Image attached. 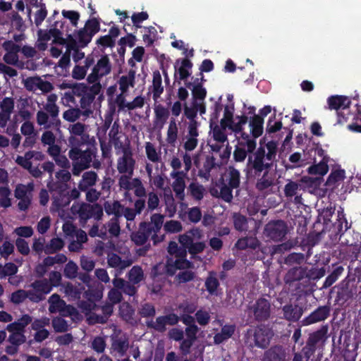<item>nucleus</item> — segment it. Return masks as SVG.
<instances>
[{"label":"nucleus","instance_id":"1","mask_svg":"<svg viewBox=\"0 0 361 361\" xmlns=\"http://www.w3.org/2000/svg\"><path fill=\"white\" fill-rule=\"evenodd\" d=\"M277 153V143L274 141H266L265 137L262 138L259 142V147L248 157V164L258 171L271 167L276 160Z\"/></svg>","mask_w":361,"mask_h":361},{"label":"nucleus","instance_id":"2","mask_svg":"<svg viewBox=\"0 0 361 361\" xmlns=\"http://www.w3.org/2000/svg\"><path fill=\"white\" fill-rule=\"evenodd\" d=\"M111 71V64L107 56H102L92 68L91 73L87 76V81L90 83H94L92 88L94 94H97L101 88L98 81L100 78L109 75Z\"/></svg>","mask_w":361,"mask_h":361},{"label":"nucleus","instance_id":"3","mask_svg":"<svg viewBox=\"0 0 361 361\" xmlns=\"http://www.w3.org/2000/svg\"><path fill=\"white\" fill-rule=\"evenodd\" d=\"M327 103L330 109H334L337 113L338 123L344 124L349 121L348 116L350 111L348 109L350 104V99L345 96L335 95L328 98Z\"/></svg>","mask_w":361,"mask_h":361},{"label":"nucleus","instance_id":"4","mask_svg":"<svg viewBox=\"0 0 361 361\" xmlns=\"http://www.w3.org/2000/svg\"><path fill=\"white\" fill-rule=\"evenodd\" d=\"M272 336L271 331L267 326H258L255 329H250L246 336V343L252 346L259 348L267 347Z\"/></svg>","mask_w":361,"mask_h":361},{"label":"nucleus","instance_id":"5","mask_svg":"<svg viewBox=\"0 0 361 361\" xmlns=\"http://www.w3.org/2000/svg\"><path fill=\"white\" fill-rule=\"evenodd\" d=\"M49 310L51 313L59 312L62 316H70L73 321H78L81 319L75 308L71 305H66L59 295L53 294L49 299Z\"/></svg>","mask_w":361,"mask_h":361},{"label":"nucleus","instance_id":"6","mask_svg":"<svg viewBox=\"0 0 361 361\" xmlns=\"http://www.w3.org/2000/svg\"><path fill=\"white\" fill-rule=\"evenodd\" d=\"M247 122L245 116L233 117V107L226 106L224 108V117L221 118V124L226 126L228 129L235 133L236 137L238 134L241 133L243 127Z\"/></svg>","mask_w":361,"mask_h":361},{"label":"nucleus","instance_id":"7","mask_svg":"<svg viewBox=\"0 0 361 361\" xmlns=\"http://www.w3.org/2000/svg\"><path fill=\"white\" fill-rule=\"evenodd\" d=\"M345 171L341 165L335 164L331 166V171L324 183V193H331L336 190L345 180Z\"/></svg>","mask_w":361,"mask_h":361},{"label":"nucleus","instance_id":"8","mask_svg":"<svg viewBox=\"0 0 361 361\" xmlns=\"http://www.w3.org/2000/svg\"><path fill=\"white\" fill-rule=\"evenodd\" d=\"M34 159L37 161H42L44 159V155L42 152L37 151H29L25 154L24 156H18L16 158V163L23 167L25 169H27L30 174L35 177H40L42 172L39 169L38 166H32L31 159Z\"/></svg>","mask_w":361,"mask_h":361},{"label":"nucleus","instance_id":"9","mask_svg":"<svg viewBox=\"0 0 361 361\" xmlns=\"http://www.w3.org/2000/svg\"><path fill=\"white\" fill-rule=\"evenodd\" d=\"M118 185L121 189L126 190V197L128 195V191L134 190L137 197H144L146 195L145 188L139 178H131V177L122 175L118 179Z\"/></svg>","mask_w":361,"mask_h":361},{"label":"nucleus","instance_id":"10","mask_svg":"<svg viewBox=\"0 0 361 361\" xmlns=\"http://www.w3.org/2000/svg\"><path fill=\"white\" fill-rule=\"evenodd\" d=\"M243 140H239L233 152V158L235 161L242 162L246 157L247 152H252L256 148V141L249 137L245 133L241 134Z\"/></svg>","mask_w":361,"mask_h":361},{"label":"nucleus","instance_id":"11","mask_svg":"<svg viewBox=\"0 0 361 361\" xmlns=\"http://www.w3.org/2000/svg\"><path fill=\"white\" fill-rule=\"evenodd\" d=\"M135 160L133 153L129 149H124L123 154L117 159L116 168L118 171L123 175L131 177L133 174Z\"/></svg>","mask_w":361,"mask_h":361},{"label":"nucleus","instance_id":"12","mask_svg":"<svg viewBox=\"0 0 361 361\" xmlns=\"http://www.w3.org/2000/svg\"><path fill=\"white\" fill-rule=\"evenodd\" d=\"M214 111L212 114L210 121V127L212 128V134L214 140L219 142H224L226 140V126H223L221 123L220 126L216 124L219 113L221 111V106L219 104H214Z\"/></svg>","mask_w":361,"mask_h":361},{"label":"nucleus","instance_id":"13","mask_svg":"<svg viewBox=\"0 0 361 361\" xmlns=\"http://www.w3.org/2000/svg\"><path fill=\"white\" fill-rule=\"evenodd\" d=\"M34 188L32 183L27 185H18L15 190V196L20 200L18 207L21 210H25L31 202L32 192Z\"/></svg>","mask_w":361,"mask_h":361},{"label":"nucleus","instance_id":"14","mask_svg":"<svg viewBox=\"0 0 361 361\" xmlns=\"http://www.w3.org/2000/svg\"><path fill=\"white\" fill-rule=\"evenodd\" d=\"M73 209L78 212L81 219L86 221L90 218L99 219L103 215V211L98 204H82L80 206H73Z\"/></svg>","mask_w":361,"mask_h":361},{"label":"nucleus","instance_id":"15","mask_svg":"<svg viewBox=\"0 0 361 361\" xmlns=\"http://www.w3.org/2000/svg\"><path fill=\"white\" fill-rule=\"evenodd\" d=\"M38 35L39 39L37 46L40 50L47 49V42L51 40V37H54L53 43H59V45H62L64 43V39L61 36V32L56 29H51L48 32L40 30Z\"/></svg>","mask_w":361,"mask_h":361},{"label":"nucleus","instance_id":"16","mask_svg":"<svg viewBox=\"0 0 361 361\" xmlns=\"http://www.w3.org/2000/svg\"><path fill=\"white\" fill-rule=\"evenodd\" d=\"M315 152L322 157V159L318 163H314L309 166L307 172L311 175L320 176L323 177L329 171V168L328 164L330 161V158L326 154H324V152L322 149H317Z\"/></svg>","mask_w":361,"mask_h":361},{"label":"nucleus","instance_id":"17","mask_svg":"<svg viewBox=\"0 0 361 361\" xmlns=\"http://www.w3.org/2000/svg\"><path fill=\"white\" fill-rule=\"evenodd\" d=\"M32 289L31 291L30 300L39 302L44 298V295L48 294L51 290V286L46 280L36 281L31 285Z\"/></svg>","mask_w":361,"mask_h":361},{"label":"nucleus","instance_id":"18","mask_svg":"<svg viewBox=\"0 0 361 361\" xmlns=\"http://www.w3.org/2000/svg\"><path fill=\"white\" fill-rule=\"evenodd\" d=\"M85 126L81 123L70 125L68 130L71 135L68 140L69 143L71 145H80L86 142L87 136L85 133Z\"/></svg>","mask_w":361,"mask_h":361},{"label":"nucleus","instance_id":"19","mask_svg":"<svg viewBox=\"0 0 361 361\" xmlns=\"http://www.w3.org/2000/svg\"><path fill=\"white\" fill-rule=\"evenodd\" d=\"M265 232L271 239L280 240L286 235V225L282 221L270 222L266 226Z\"/></svg>","mask_w":361,"mask_h":361},{"label":"nucleus","instance_id":"20","mask_svg":"<svg viewBox=\"0 0 361 361\" xmlns=\"http://www.w3.org/2000/svg\"><path fill=\"white\" fill-rule=\"evenodd\" d=\"M187 174L184 171H176L171 172V176L174 179V181L172 183V187L173 191L176 193V197L183 200L185 197V178Z\"/></svg>","mask_w":361,"mask_h":361},{"label":"nucleus","instance_id":"21","mask_svg":"<svg viewBox=\"0 0 361 361\" xmlns=\"http://www.w3.org/2000/svg\"><path fill=\"white\" fill-rule=\"evenodd\" d=\"M3 47L6 51L4 56V61L8 64H16L18 61L20 47L12 41H6L3 44Z\"/></svg>","mask_w":361,"mask_h":361},{"label":"nucleus","instance_id":"22","mask_svg":"<svg viewBox=\"0 0 361 361\" xmlns=\"http://www.w3.org/2000/svg\"><path fill=\"white\" fill-rule=\"evenodd\" d=\"M199 133L197 131V123L191 121L188 126V133L185 136V141L184 142V148L187 151H192L197 145V136Z\"/></svg>","mask_w":361,"mask_h":361},{"label":"nucleus","instance_id":"23","mask_svg":"<svg viewBox=\"0 0 361 361\" xmlns=\"http://www.w3.org/2000/svg\"><path fill=\"white\" fill-rule=\"evenodd\" d=\"M93 56L89 55L82 63H77L72 71V77L76 80H82L87 75V70L94 63Z\"/></svg>","mask_w":361,"mask_h":361},{"label":"nucleus","instance_id":"24","mask_svg":"<svg viewBox=\"0 0 361 361\" xmlns=\"http://www.w3.org/2000/svg\"><path fill=\"white\" fill-rule=\"evenodd\" d=\"M27 89L35 91L40 90L43 92H49L52 90V85L47 81H44L39 78H27L25 81Z\"/></svg>","mask_w":361,"mask_h":361},{"label":"nucleus","instance_id":"25","mask_svg":"<svg viewBox=\"0 0 361 361\" xmlns=\"http://www.w3.org/2000/svg\"><path fill=\"white\" fill-rule=\"evenodd\" d=\"M14 102L11 98H5L1 104L0 126L4 127L10 118V115L13 109Z\"/></svg>","mask_w":361,"mask_h":361},{"label":"nucleus","instance_id":"26","mask_svg":"<svg viewBox=\"0 0 361 361\" xmlns=\"http://www.w3.org/2000/svg\"><path fill=\"white\" fill-rule=\"evenodd\" d=\"M329 314V309L327 307H319L317 310L312 312L309 317L303 320L305 325H310L318 322L324 320Z\"/></svg>","mask_w":361,"mask_h":361},{"label":"nucleus","instance_id":"27","mask_svg":"<svg viewBox=\"0 0 361 361\" xmlns=\"http://www.w3.org/2000/svg\"><path fill=\"white\" fill-rule=\"evenodd\" d=\"M168 250L171 255L176 254V257H177V259L175 260L174 263L176 268L179 269H188L190 267V262L185 259V256L183 253V256H178L177 255L178 245L176 243L171 242L169 245Z\"/></svg>","mask_w":361,"mask_h":361},{"label":"nucleus","instance_id":"28","mask_svg":"<svg viewBox=\"0 0 361 361\" xmlns=\"http://www.w3.org/2000/svg\"><path fill=\"white\" fill-rule=\"evenodd\" d=\"M255 317L257 319H263L268 317L269 314V303L265 299L257 300L253 310Z\"/></svg>","mask_w":361,"mask_h":361},{"label":"nucleus","instance_id":"29","mask_svg":"<svg viewBox=\"0 0 361 361\" xmlns=\"http://www.w3.org/2000/svg\"><path fill=\"white\" fill-rule=\"evenodd\" d=\"M263 118L258 116L255 115L249 121V127L250 133L255 138L259 137L263 133Z\"/></svg>","mask_w":361,"mask_h":361},{"label":"nucleus","instance_id":"30","mask_svg":"<svg viewBox=\"0 0 361 361\" xmlns=\"http://www.w3.org/2000/svg\"><path fill=\"white\" fill-rule=\"evenodd\" d=\"M235 326L232 324L225 325L222 327L221 331L215 334L214 337V343L220 344L228 338L233 334Z\"/></svg>","mask_w":361,"mask_h":361},{"label":"nucleus","instance_id":"31","mask_svg":"<svg viewBox=\"0 0 361 361\" xmlns=\"http://www.w3.org/2000/svg\"><path fill=\"white\" fill-rule=\"evenodd\" d=\"M286 353L281 347H274L267 351L262 361H285Z\"/></svg>","mask_w":361,"mask_h":361},{"label":"nucleus","instance_id":"32","mask_svg":"<svg viewBox=\"0 0 361 361\" xmlns=\"http://www.w3.org/2000/svg\"><path fill=\"white\" fill-rule=\"evenodd\" d=\"M353 113L346 115L350 119L352 117V123L348 125V128L351 130L361 132V106H355Z\"/></svg>","mask_w":361,"mask_h":361},{"label":"nucleus","instance_id":"33","mask_svg":"<svg viewBox=\"0 0 361 361\" xmlns=\"http://www.w3.org/2000/svg\"><path fill=\"white\" fill-rule=\"evenodd\" d=\"M91 161L92 154L90 152H83L82 156L80 157V160L74 164L73 173L75 175H79L81 171L89 167Z\"/></svg>","mask_w":361,"mask_h":361},{"label":"nucleus","instance_id":"34","mask_svg":"<svg viewBox=\"0 0 361 361\" xmlns=\"http://www.w3.org/2000/svg\"><path fill=\"white\" fill-rule=\"evenodd\" d=\"M164 91V87L162 85V79L161 74L159 71H154L153 73V80L152 85V92L153 94V99L157 100Z\"/></svg>","mask_w":361,"mask_h":361},{"label":"nucleus","instance_id":"35","mask_svg":"<svg viewBox=\"0 0 361 361\" xmlns=\"http://www.w3.org/2000/svg\"><path fill=\"white\" fill-rule=\"evenodd\" d=\"M135 71H130L126 75H123L118 80L119 90L122 92H127L130 87H133L135 82Z\"/></svg>","mask_w":361,"mask_h":361},{"label":"nucleus","instance_id":"36","mask_svg":"<svg viewBox=\"0 0 361 361\" xmlns=\"http://www.w3.org/2000/svg\"><path fill=\"white\" fill-rule=\"evenodd\" d=\"M133 262L130 259H121L115 254L109 255L108 257V264L110 267L116 268L118 269H124L126 267L130 266Z\"/></svg>","mask_w":361,"mask_h":361},{"label":"nucleus","instance_id":"37","mask_svg":"<svg viewBox=\"0 0 361 361\" xmlns=\"http://www.w3.org/2000/svg\"><path fill=\"white\" fill-rule=\"evenodd\" d=\"M87 240V234L85 231L79 230L75 232V239L70 243L68 248L71 251H78L82 248V244Z\"/></svg>","mask_w":361,"mask_h":361},{"label":"nucleus","instance_id":"38","mask_svg":"<svg viewBox=\"0 0 361 361\" xmlns=\"http://www.w3.org/2000/svg\"><path fill=\"white\" fill-rule=\"evenodd\" d=\"M92 36L85 29L80 30L73 37L74 42L80 47H85L92 39Z\"/></svg>","mask_w":361,"mask_h":361},{"label":"nucleus","instance_id":"39","mask_svg":"<svg viewBox=\"0 0 361 361\" xmlns=\"http://www.w3.org/2000/svg\"><path fill=\"white\" fill-rule=\"evenodd\" d=\"M155 120L154 124L156 126L162 127L165 123L169 116L168 110L161 105L155 106Z\"/></svg>","mask_w":361,"mask_h":361},{"label":"nucleus","instance_id":"40","mask_svg":"<svg viewBox=\"0 0 361 361\" xmlns=\"http://www.w3.org/2000/svg\"><path fill=\"white\" fill-rule=\"evenodd\" d=\"M224 180L226 182H228L231 188H238L240 183L239 171L233 168H229L227 173L225 174Z\"/></svg>","mask_w":361,"mask_h":361},{"label":"nucleus","instance_id":"41","mask_svg":"<svg viewBox=\"0 0 361 361\" xmlns=\"http://www.w3.org/2000/svg\"><path fill=\"white\" fill-rule=\"evenodd\" d=\"M97 174L93 171L86 172L82 176V179L79 184V188L82 190H87L89 187L95 184L97 180Z\"/></svg>","mask_w":361,"mask_h":361},{"label":"nucleus","instance_id":"42","mask_svg":"<svg viewBox=\"0 0 361 361\" xmlns=\"http://www.w3.org/2000/svg\"><path fill=\"white\" fill-rule=\"evenodd\" d=\"M318 339V333L312 335L307 343V345L302 349V353L304 354L305 361H307L310 357V356L314 353V344L317 343Z\"/></svg>","mask_w":361,"mask_h":361},{"label":"nucleus","instance_id":"43","mask_svg":"<svg viewBox=\"0 0 361 361\" xmlns=\"http://www.w3.org/2000/svg\"><path fill=\"white\" fill-rule=\"evenodd\" d=\"M30 12L33 11L35 13V21L37 25L40 24L47 16L45 6L40 4L39 6H33L29 8Z\"/></svg>","mask_w":361,"mask_h":361},{"label":"nucleus","instance_id":"44","mask_svg":"<svg viewBox=\"0 0 361 361\" xmlns=\"http://www.w3.org/2000/svg\"><path fill=\"white\" fill-rule=\"evenodd\" d=\"M178 137V126L174 119L171 120L167 130L166 140L168 143L174 145Z\"/></svg>","mask_w":361,"mask_h":361},{"label":"nucleus","instance_id":"45","mask_svg":"<svg viewBox=\"0 0 361 361\" xmlns=\"http://www.w3.org/2000/svg\"><path fill=\"white\" fill-rule=\"evenodd\" d=\"M144 279L142 269L138 267H133L128 273V279L133 284L138 283Z\"/></svg>","mask_w":361,"mask_h":361},{"label":"nucleus","instance_id":"46","mask_svg":"<svg viewBox=\"0 0 361 361\" xmlns=\"http://www.w3.org/2000/svg\"><path fill=\"white\" fill-rule=\"evenodd\" d=\"M164 222V216L159 214H154L151 217L149 224V231L156 234L162 227Z\"/></svg>","mask_w":361,"mask_h":361},{"label":"nucleus","instance_id":"47","mask_svg":"<svg viewBox=\"0 0 361 361\" xmlns=\"http://www.w3.org/2000/svg\"><path fill=\"white\" fill-rule=\"evenodd\" d=\"M30 290H18L11 295L10 300L14 304H19L23 302L26 298L30 300Z\"/></svg>","mask_w":361,"mask_h":361},{"label":"nucleus","instance_id":"48","mask_svg":"<svg viewBox=\"0 0 361 361\" xmlns=\"http://www.w3.org/2000/svg\"><path fill=\"white\" fill-rule=\"evenodd\" d=\"M122 208L123 206L118 202H106L104 204L106 212L109 214H114V218L120 217Z\"/></svg>","mask_w":361,"mask_h":361},{"label":"nucleus","instance_id":"49","mask_svg":"<svg viewBox=\"0 0 361 361\" xmlns=\"http://www.w3.org/2000/svg\"><path fill=\"white\" fill-rule=\"evenodd\" d=\"M145 152L147 158L152 162H157L160 159V153L151 142L145 144Z\"/></svg>","mask_w":361,"mask_h":361},{"label":"nucleus","instance_id":"50","mask_svg":"<svg viewBox=\"0 0 361 361\" xmlns=\"http://www.w3.org/2000/svg\"><path fill=\"white\" fill-rule=\"evenodd\" d=\"M66 187V185L62 184L60 187L59 193L60 195L62 197L61 201H59L56 197H54V201L53 204L55 208H53V209H59L60 207L65 206L68 204L70 202V197H66V193L64 191V188Z\"/></svg>","mask_w":361,"mask_h":361},{"label":"nucleus","instance_id":"51","mask_svg":"<svg viewBox=\"0 0 361 361\" xmlns=\"http://www.w3.org/2000/svg\"><path fill=\"white\" fill-rule=\"evenodd\" d=\"M63 245V241L61 238H53L50 243L45 246L44 252L47 254L54 253L60 250Z\"/></svg>","mask_w":361,"mask_h":361},{"label":"nucleus","instance_id":"52","mask_svg":"<svg viewBox=\"0 0 361 361\" xmlns=\"http://www.w3.org/2000/svg\"><path fill=\"white\" fill-rule=\"evenodd\" d=\"M18 271V267L13 263H7L4 266L0 264V278L14 275Z\"/></svg>","mask_w":361,"mask_h":361},{"label":"nucleus","instance_id":"53","mask_svg":"<svg viewBox=\"0 0 361 361\" xmlns=\"http://www.w3.org/2000/svg\"><path fill=\"white\" fill-rule=\"evenodd\" d=\"M219 285V283L217 279L213 274H210L205 281V286L207 291L212 295H216Z\"/></svg>","mask_w":361,"mask_h":361},{"label":"nucleus","instance_id":"54","mask_svg":"<svg viewBox=\"0 0 361 361\" xmlns=\"http://www.w3.org/2000/svg\"><path fill=\"white\" fill-rule=\"evenodd\" d=\"M145 54V49L142 47H136L132 52V58L128 60V64L132 67L135 66V62H141Z\"/></svg>","mask_w":361,"mask_h":361},{"label":"nucleus","instance_id":"55","mask_svg":"<svg viewBox=\"0 0 361 361\" xmlns=\"http://www.w3.org/2000/svg\"><path fill=\"white\" fill-rule=\"evenodd\" d=\"M273 182L274 178L268 172H266L264 173L262 177L259 179L257 183V187L258 189L262 190L270 187L273 184Z\"/></svg>","mask_w":361,"mask_h":361},{"label":"nucleus","instance_id":"56","mask_svg":"<svg viewBox=\"0 0 361 361\" xmlns=\"http://www.w3.org/2000/svg\"><path fill=\"white\" fill-rule=\"evenodd\" d=\"M235 245L239 249L255 248L257 246V240L252 238H242L238 240Z\"/></svg>","mask_w":361,"mask_h":361},{"label":"nucleus","instance_id":"57","mask_svg":"<svg viewBox=\"0 0 361 361\" xmlns=\"http://www.w3.org/2000/svg\"><path fill=\"white\" fill-rule=\"evenodd\" d=\"M80 115L81 111L79 109H70L63 114V118L69 122H74L80 118Z\"/></svg>","mask_w":361,"mask_h":361},{"label":"nucleus","instance_id":"58","mask_svg":"<svg viewBox=\"0 0 361 361\" xmlns=\"http://www.w3.org/2000/svg\"><path fill=\"white\" fill-rule=\"evenodd\" d=\"M8 341L14 345H20L25 342L26 338L24 333L22 332H10Z\"/></svg>","mask_w":361,"mask_h":361},{"label":"nucleus","instance_id":"59","mask_svg":"<svg viewBox=\"0 0 361 361\" xmlns=\"http://www.w3.org/2000/svg\"><path fill=\"white\" fill-rule=\"evenodd\" d=\"M84 28L93 37L99 30V22L96 18L90 19Z\"/></svg>","mask_w":361,"mask_h":361},{"label":"nucleus","instance_id":"60","mask_svg":"<svg viewBox=\"0 0 361 361\" xmlns=\"http://www.w3.org/2000/svg\"><path fill=\"white\" fill-rule=\"evenodd\" d=\"M52 325L56 331L63 332L68 330V324L61 317H56L52 321Z\"/></svg>","mask_w":361,"mask_h":361},{"label":"nucleus","instance_id":"61","mask_svg":"<svg viewBox=\"0 0 361 361\" xmlns=\"http://www.w3.org/2000/svg\"><path fill=\"white\" fill-rule=\"evenodd\" d=\"M195 317L198 324L202 326L207 324L210 319L209 312L203 310H198L195 314Z\"/></svg>","mask_w":361,"mask_h":361},{"label":"nucleus","instance_id":"62","mask_svg":"<svg viewBox=\"0 0 361 361\" xmlns=\"http://www.w3.org/2000/svg\"><path fill=\"white\" fill-rule=\"evenodd\" d=\"M164 229L169 233H178L182 230V225L178 221L171 220L164 224Z\"/></svg>","mask_w":361,"mask_h":361},{"label":"nucleus","instance_id":"63","mask_svg":"<svg viewBox=\"0 0 361 361\" xmlns=\"http://www.w3.org/2000/svg\"><path fill=\"white\" fill-rule=\"evenodd\" d=\"M191 68V63L189 61L185 59L182 61L181 66L178 68V73L180 79L184 80L190 75V69Z\"/></svg>","mask_w":361,"mask_h":361},{"label":"nucleus","instance_id":"64","mask_svg":"<svg viewBox=\"0 0 361 361\" xmlns=\"http://www.w3.org/2000/svg\"><path fill=\"white\" fill-rule=\"evenodd\" d=\"M62 15L65 18L69 20L73 26H75V27L77 26L78 22V20L80 18V15L78 12L74 11L63 10L62 11Z\"/></svg>","mask_w":361,"mask_h":361}]
</instances>
